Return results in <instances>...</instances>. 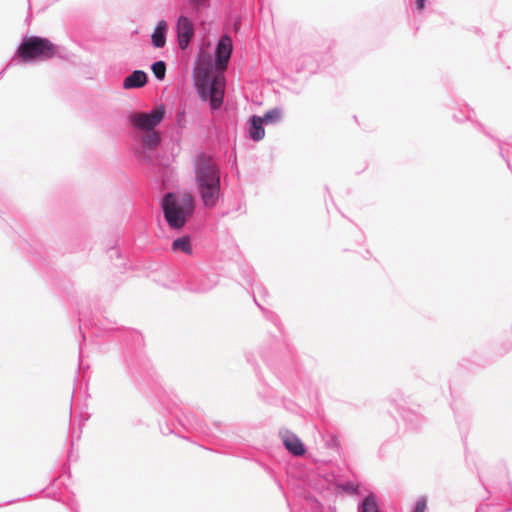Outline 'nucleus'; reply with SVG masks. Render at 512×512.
I'll list each match as a JSON object with an SVG mask.
<instances>
[{"mask_svg":"<svg viewBox=\"0 0 512 512\" xmlns=\"http://www.w3.org/2000/svg\"><path fill=\"white\" fill-rule=\"evenodd\" d=\"M263 120L262 117L259 116H252L250 119V129L249 134L250 137L254 141H260L265 136V130L263 128Z\"/></svg>","mask_w":512,"mask_h":512,"instance_id":"9d476101","label":"nucleus"},{"mask_svg":"<svg viewBox=\"0 0 512 512\" xmlns=\"http://www.w3.org/2000/svg\"><path fill=\"white\" fill-rule=\"evenodd\" d=\"M165 114V108L160 105L150 113H134L130 116L131 123L138 129L149 131L160 124Z\"/></svg>","mask_w":512,"mask_h":512,"instance_id":"39448f33","label":"nucleus"},{"mask_svg":"<svg viewBox=\"0 0 512 512\" xmlns=\"http://www.w3.org/2000/svg\"><path fill=\"white\" fill-rule=\"evenodd\" d=\"M167 30V23L164 20L158 22L153 34H152V43L157 48L164 47L166 43L165 32Z\"/></svg>","mask_w":512,"mask_h":512,"instance_id":"9b49d317","label":"nucleus"},{"mask_svg":"<svg viewBox=\"0 0 512 512\" xmlns=\"http://www.w3.org/2000/svg\"><path fill=\"white\" fill-rule=\"evenodd\" d=\"M162 208L168 225L173 229H180L193 214L194 198L190 193H168L163 199Z\"/></svg>","mask_w":512,"mask_h":512,"instance_id":"f03ea898","label":"nucleus"},{"mask_svg":"<svg viewBox=\"0 0 512 512\" xmlns=\"http://www.w3.org/2000/svg\"><path fill=\"white\" fill-rule=\"evenodd\" d=\"M152 72L159 80L164 79L166 74V65L163 61H157L152 65Z\"/></svg>","mask_w":512,"mask_h":512,"instance_id":"2eb2a0df","label":"nucleus"},{"mask_svg":"<svg viewBox=\"0 0 512 512\" xmlns=\"http://www.w3.org/2000/svg\"><path fill=\"white\" fill-rule=\"evenodd\" d=\"M197 189L206 207H214L220 195V175L216 163L205 154H200L194 164Z\"/></svg>","mask_w":512,"mask_h":512,"instance_id":"f257e3e1","label":"nucleus"},{"mask_svg":"<svg viewBox=\"0 0 512 512\" xmlns=\"http://www.w3.org/2000/svg\"><path fill=\"white\" fill-rule=\"evenodd\" d=\"M176 32L178 45L182 50H185L195 34L192 21L188 17L181 15L177 20Z\"/></svg>","mask_w":512,"mask_h":512,"instance_id":"423d86ee","label":"nucleus"},{"mask_svg":"<svg viewBox=\"0 0 512 512\" xmlns=\"http://www.w3.org/2000/svg\"><path fill=\"white\" fill-rule=\"evenodd\" d=\"M23 62L32 60H47L55 56L56 47L48 39L42 37H27L23 40L17 51Z\"/></svg>","mask_w":512,"mask_h":512,"instance_id":"7ed1b4c3","label":"nucleus"},{"mask_svg":"<svg viewBox=\"0 0 512 512\" xmlns=\"http://www.w3.org/2000/svg\"><path fill=\"white\" fill-rule=\"evenodd\" d=\"M426 510V501L420 500L417 502L414 512H425Z\"/></svg>","mask_w":512,"mask_h":512,"instance_id":"f3484780","label":"nucleus"},{"mask_svg":"<svg viewBox=\"0 0 512 512\" xmlns=\"http://www.w3.org/2000/svg\"><path fill=\"white\" fill-rule=\"evenodd\" d=\"M362 512H379L373 497H366L362 504Z\"/></svg>","mask_w":512,"mask_h":512,"instance_id":"dca6fc26","label":"nucleus"},{"mask_svg":"<svg viewBox=\"0 0 512 512\" xmlns=\"http://www.w3.org/2000/svg\"><path fill=\"white\" fill-rule=\"evenodd\" d=\"M172 250L173 251H182L185 254L191 255L192 254V246H191L190 238L185 236V237H180V238L174 240L172 243Z\"/></svg>","mask_w":512,"mask_h":512,"instance_id":"f8f14e48","label":"nucleus"},{"mask_svg":"<svg viewBox=\"0 0 512 512\" xmlns=\"http://www.w3.org/2000/svg\"><path fill=\"white\" fill-rule=\"evenodd\" d=\"M160 142V135L158 132L154 130L146 131V134L143 137V144L146 147L153 148L158 145Z\"/></svg>","mask_w":512,"mask_h":512,"instance_id":"4468645a","label":"nucleus"},{"mask_svg":"<svg viewBox=\"0 0 512 512\" xmlns=\"http://www.w3.org/2000/svg\"><path fill=\"white\" fill-rule=\"evenodd\" d=\"M263 123L266 124H274L278 123L282 120V111L279 108H274L270 111H268L263 117H262Z\"/></svg>","mask_w":512,"mask_h":512,"instance_id":"ddd939ff","label":"nucleus"},{"mask_svg":"<svg viewBox=\"0 0 512 512\" xmlns=\"http://www.w3.org/2000/svg\"><path fill=\"white\" fill-rule=\"evenodd\" d=\"M232 53V40L228 35H224L219 40L216 47L215 66L218 71H224L227 68Z\"/></svg>","mask_w":512,"mask_h":512,"instance_id":"0eeeda50","label":"nucleus"},{"mask_svg":"<svg viewBox=\"0 0 512 512\" xmlns=\"http://www.w3.org/2000/svg\"><path fill=\"white\" fill-rule=\"evenodd\" d=\"M197 78L202 75V91L204 92L205 86L209 92L210 104L213 109H218L224 97V78L222 76H216L211 82H209V75L211 73V65L208 62L206 67L199 66L197 68Z\"/></svg>","mask_w":512,"mask_h":512,"instance_id":"20e7f679","label":"nucleus"},{"mask_svg":"<svg viewBox=\"0 0 512 512\" xmlns=\"http://www.w3.org/2000/svg\"><path fill=\"white\" fill-rule=\"evenodd\" d=\"M147 82V75L144 71L135 70L123 82L125 89L140 88L143 87Z\"/></svg>","mask_w":512,"mask_h":512,"instance_id":"1a4fd4ad","label":"nucleus"},{"mask_svg":"<svg viewBox=\"0 0 512 512\" xmlns=\"http://www.w3.org/2000/svg\"><path fill=\"white\" fill-rule=\"evenodd\" d=\"M426 0H416V7L418 10H422L425 7Z\"/></svg>","mask_w":512,"mask_h":512,"instance_id":"a211bd4d","label":"nucleus"},{"mask_svg":"<svg viewBox=\"0 0 512 512\" xmlns=\"http://www.w3.org/2000/svg\"><path fill=\"white\" fill-rule=\"evenodd\" d=\"M283 443L286 449L296 456H301L305 453L301 440L294 434L286 433L283 435Z\"/></svg>","mask_w":512,"mask_h":512,"instance_id":"6e6552de","label":"nucleus"}]
</instances>
